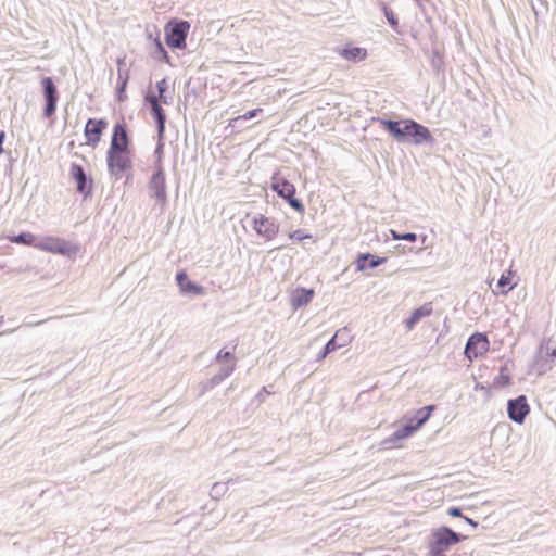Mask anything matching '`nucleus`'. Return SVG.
I'll list each match as a JSON object with an SVG mask.
<instances>
[{"mask_svg":"<svg viewBox=\"0 0 556 556\" xmlns=\"http://www.w3.org/2000/svg\"><path fill=\"white\" fill-rule=\"evenodd\" d=\"M382 125L399 140L410 137L415 144L432 140L429 129L412 119L403 122L382 121Z\"/></svg>","mask_w":556,"mask_h":556,"instance_id":"obj_1","label":"nucleus"},{"mask_svg":"<svg viewBox=\"0 0 556 556\" xmlns=\"http://www.w3.org/2000/svg\"><path fill=\"white\" fill-rule=\"evenodd\" d=\"M157 94L148 93L146 96V101L150 104L151 112L156 119L157 129L160 137L163 136L165 130V121L166 114L162 108L163 104H168V100L165 96L166 90L168 89V84L166 78L156 83Z\"/></svg>","mask_w":556,"mask_h":556,"instance_id":"obj_2","label":"nucleus"},{"mask_svg":"<svg viewBox=\"0 0 556 556\" xmlns=\"http://www.w3.org/2000/svg\"><path fill=\"white\" fill-rule=\"evenodd\" d=\"M460 541L459 535L450 528L442 527L435 530L429 542L430 556H445V552Z\"/></svg>","mask_w":556,"mask_h":556,"instance_id":"obj_3","label":"nucleus"},{"mask_svg":"<svg viewBox=\"0 0 556 556\" xmlns=\"http://www.w3.org/2000/svg\"><path fill=\"white\" fill-rule=\"evenodd\" d=\"M35 248L40 251L49 252L52 254H60L67 257L75 255L79 251L78 245L63 238L54 236L45 237L42 240L38 241L37 244H35Z\"/></svg>","mask_w":556,"mask_h":556,"instance_id":"obj_4","label":"nucleus"},{"mask_svg":"<svg viewBox=\"0 0 556 556\" xmlns=\"http://www.w3.org/2000/svg\"><path fill=\"white\" fill-rule=\"evenodd\" d=\"M106 165L112 176L122 178L132 167L131 151H108Z\"/></svg>","mask_w":556,"mask_h":556,"instance_id":"obj_5","label":"nucleus"},{"mask_svg":"<svg viewBox=\"0 0 556 556\" xmlns=\"http://www.w3.org/2000/svg\"><path fill=\"white\" fill-rule=\"evenodd\" d=\"M271 180V189L276 191L279 197L287 200L295 211L302 213L304 211V205L294 197L296 191L295 186L285 178L277 176H274Z\"/></svg>","mask_w":556,"mask_h":556,"instance_id":"obj_6","label":"nucleus"},{"mask_svg":"<svg viewBox=\"0 0 556 556\" xmlns=\"http://www.w3.org/2000/svg\"><path fill=\"white\" fill-rule=\"evenodd\" d=\"M190 28V24L187 21H180L178 23H169L166 26V43L170 48H185L186 38Z\"/></svg>","mask_w":556,"mask_h":556,"instance_id":"obj_7","label":"nucleus"},{"mask_svg":"<svg viewBox=\"0 0 556 556\" xmlns=\"http://www.w3.org/2000/svg\"><path fill=\"white\" fill-rule=\"evenodd\" d=\"M252 228L266 241L274 240L279 232V224L263 214L253 217Z\"/></svg>","mask_w":556,"mask_h":556,"instance_id":"obj_8","label":"nucleus"},{"mask_svg":"<svg viewBox=\"0 0 556 556\" xmlns=\"http://www.w3.org/2000/svg\"><path fill=\"white\" fill-rule=\"evenodd\" d=\"M490 349V341L483 333L476 332L469 339L465 348V356L471 363L475 358L483 356Z\"/></svg>","mask_w":556,"mask_h":556,"instance_id":"obj_9","label":"nucleus"},{"mask_svg":"<svg viewBox=\"0 0 556 556\" xmlns=\"http://www.w3.org/2000/svg\"><path fill=\"white\" fill-rule=\"evenodd\" d=\"M108 123L104 119L89 118L85 125L84 135L86 144L96 148L101 141L103 131Z\"/></svg>","mask_w":556,"mask_h":556,"instance_id":"obj_10","label":"nucleus"},{"mask_svg":"<svg viewBox=\"0 0 556 556\" xmlns=\"http://www.w3.org/2000/svg\"><path fill=\"white\" fill-rule=\"evenodd\" d=\"M41 86L43 89V97L46 100L43 114L46 117H51L56 110V102L59 99L58 89L51 77H43L41 79Z\"/></svg>","mask_w":556,"mask_h":556,"instance_id":"obj_11","label":"nucleus"},{"mask_svg":"<svg viewBox=\"0 0 556 556\" xmlns=\"http://www.w3.org/2000/svg\"><path fill=\"white\" fill-rule=\"evenodd\" d=\"M131 151L130 141L124 123L116 124L113 128L110 148L108 151Z\"/></svg>","mask_w":556,"mask_h":556,"instance_id":"obj_12","label":"nucleus"},{"mask_svg":"<svg viewBox=\"0 0 556 556\" xmlns=\"http://www.w3.org/2000/svg\"><path fill=\"white\" fill-rule=\"evenodd\" d=\"M529 405L523 395L508 402V415L509 418L516 422L521 424L526 416L529 414Z\"/></svg>","mask_w":556,"mask_h":556,"instance_id":"obj_13","label":"nucleus"},{"mask_svg":"<svg viewBox=\"0 0 556 556\" xmlns=\"http://www.w3.org/2000/svg\"><path fill=\"white\" fill-rule=\"evenodd\" d=\"M72 179L76 182L77 191L81 194H89L91 192V180L87 181L84 168L78 164H72L70 169Z\"/></svg>","mask_w":556,"mask_h":556,"instance_id":"obj_14","label":"nucleus"},{"mask_svg":"<svg viewBox=\"0 0 556 556\" xmlns=\"http://www.w3.org/2000/svg\"><path fill=\"white\" fill-rule=\"evenodd\" d=\"M417 427L414 424V420H410L407 425H405L403 428L396 430L392 437L386 439L383 441V444L388 445V447H394L395 443L404 440L406 438H409L417 431Z\"/></svg>","mask_w":556,"mask_h":556,"instance_id":"obj_15","label":"nucleus"},{"mask_svg":"<svg viewBox=\"0 0 556 556\" xmlns=\"http://www.w3.org/2000/svg\"><path fill=\"white\" fill-rule=\"evenodd\" d=\"M176 280L178 283V287L181 292L184 293H191V294H203L204 288L197 285L195 282L191 281L187 274L184 271H180L176 276Z\"/></svg>","mask_w":556,"mask_h":556,"instance_id":"obj_16","label":"nucleus"},{"mask_svg":"<svg viewBox=\"0 0 556 556\" xmlns=\"http://www.w3.org/2000/svg\"><path fill=\"white\" fill-rule=\"evenodd\" d=\"M150 188L156 198L163 199L165 197V174L161 166L153 174Z\"/></svg>","mask_w":556,"mask_h":556,"instance_id":"obj_17","label":"nucleus"},{"mask_svg":"<svg viewBox=\"0 0 556 556\" xmlns=\"http://www.w3.org/2000/svg\"><path fill=\"white\" fill-rule=\"evenodd\" d=\"M384 262V257H377L369 253H364L357 256L356 268L358 271H364L367 267L375 268Z\"/></svg>","mask_w":556,"mask_h":556,"instance_id":"obj_18","label":"nucleus"},{"mask_svg":"<svg viewBox=\"0 0 556 556\" xmlns=\"http://www.w3.org/2000/svg\"><path fill=\"white\" fill-rule=\"evenodd\" d=\"M432 304L426 303L419 308L415 309L409 318L405 320V326L407 330H412L414 326L424 317L430 316L432 314Z\"/></svg>","mask_w":556,"mask_h":556,"instance_id":"obj_19","label":"nucleus"},{"mask_svg":"<svg viewBox=\"0 0 556 556\" xmlns=\"http://www.w3.org/2000/svg\"><path fill=\"white\" fill-rule=\"evenodd\" d=\"M340 55L348 61H362L367 56V51L359 47H348L341 50Z\"/></svg>","mask_w":556,"mask_h":556,"instance_id":"obj_20","label":"nucleus"},{"mask_svg":"<svg viewBox=\"0 0 556 556\" xmlns=\"http://www.w3.org/2000/svg\"><path fill=\"white\" fill-rule=\"evenodd\" d=\"M435 409L434 405L425 406L416 412V418L413 419L417 429H420L421 426L430 418L432 412Z\"/></svg>","mask_w":556,"mask_h":556,"instance_id":"obj_21","label":"nucleus"},{"mask_svg":"<svg viewBox=\"0 0 556 556\" xmlns=\"http://www.w3.org/2000/svg\"><path fill=\"white\" fill-rule=\"evenodd\" d=\"M313 295V290L299 289L296 290L295 295L293 296V303L294 305L298 306L306 305L312 301Z\"/></svg>","mask_w":556,"mask_h":556,"instance_id":"obj_22","label":"nucleus"},{"mask_svg":"<svg viewBox=\"0 0 556 556\" xmlns=\"http://www.w3.org/2000/svg\"><path fill=\"white\" fill-rule=\"evenodd\" d=\"M344 334H346V329H342L336 332L333 338L326 344L323 357L345 344V342H338V340Z\"/></svg>","mask_w":556,"mask_h":556,"instance_id":"obj_23","label":"nucleus"},{"mask_svg":"<svg viewBox=\"0 0 556 556\" xmlns=\"http://www.w3.org/2000/svg\"><path fill=\"white\" fill-rule=\"evenodd\" d=\"M217 361L219 362H227V371L226 375H229L235 370L236 367V361L231 352L220 350L217 354Z\"/></svg>","mask_w":556,"mask_h":556,"instance_id":"obj_24","label":"nucleus"},{"mask_svg":"<svg viewBox=\"0 0 556 556\" xmlns=\"http://www.w3.org/2000/svg\"><path fill=\"white\" fill-rule=\"evenodd\" d=\"M513 271L508 270L498 279L497 286L502 289L503 293H507L515 287V283L513 282Z\"/></svg>","mask_w":556,"mask_h":556,"instance_id":"obj_25","label":"nucleus"},{"mask_svg":"<svg viewBox=\"0 0 556 556\" xmlns=\"http://www.w3.org/2000/svg\"><path fill=\"white\" fill-rule=\"evenodd\" d=\"M10 241L13 243H20L25 245H31L35 247L38 241H36V237L33 233L25 232L21 233L18 236H14L10 238Z\"/></svg>","mask_w":556,"mask_h":556,"instance_id":"obj_26","label":"nucleus"},{"mask_svg":"<svg viewBox=\"0 0 556 556\" xmlns=\"http://www.w3.org/2000/svg\"><path fill=\"white\" fill-rule=\"evenodd\" d=\"M382 10H383V13H384L389 24L392 26L393 29L396 30L397 25H399V20L396 17L395 13L393 12V10L386 4H383Z\"/></svg>","mask_w":556,"mask_h":556,"instance_id":"obj_27","label":"nucleus"},{"mask_svg":"<svg viewBox=\"0 0 556 556\" xmlns=\"http://www.w3.org/2000/svg\"><path fill=\"white\" fill-rule=\"evenodd\" d=\"M118 80H119V87H118V100L124 101L126 99L125 90L127 86V76H123L121 73H118Z\"/></svg>","mask_w":556,"mask_h":556,"instance_id":"obj_28","label":"nucleus"},{"mask_svg":"<svg viewBox=\"0 0 556 556\" xmlns=\"http://www.w3.org/2000/svg\"><path fill=\"white\" fill-rule=\"evenodd\" d=\"M391 235L394 240H405V241H409V242H415L417 239V236L413 232L400 235L396 231L391 230Z\"/></svg>","mask_w":556,"mask_h":556,"instance_id":"obj_29","label":"nucleus"},{"mask_svg":"<svg viewBox=\"0 0 556 556\" xmlns=\"http://www.w3.org/2000/svg\"><path fill=\"white\" fill-rule=\"evenodd\" d=\"M260 112H262V109H253L248 112H245L243 115L235 117L231 122H237L239 119H251L255 117Z\"/></svg>","mask_w":556,"mask_h":556,"instance_id":"obj_30","label":"nucleus"},{"mask_svg":"<svg viewBox=\"0 0 556 556\" xmlns=\"http://www.w3.org/2000/svg\"><path fill=\"white\" fill-rule=\"evenodd\" d=\"M289 237H290V239L296 240V241H301V240H303L305 238H309L308 235H301V232L299 230L290 233Z\"/></svg>","mask_w":556,"mask_h":556,"instance_id":"obj_31","label":"nucleus"},{"mask_svg":"<svg viewBox=\"0 0 556 556\" xmlns=\"http://www.w3.org/2000/svg\"><path fill=\"white\" fill-rule=\"evenodd\" d=\"M448 515L453 516V517H459V516H462V511L457 507H452L448 509Z\"/></svg>","mask_w":556,"mask_h":556,"instance_id":"obj_32","label":"nucleus"},{"mask_svg":"<svg viewBox=\"0 0 556 556\" xmlns=\"http://www.w3.org/2000/svg\"><path fill=\"white\" fill-rule=\"evenodd\" d=\"M4 137H5L4 131H0V153L3 152L2 143H3Z\"/></svg>","mask_w":556,"mask_h":556,"instance_id":"obj_33","label":"nucleus"},{"mask_svg":"<svg viewBox=\"0 0 556 556\" xmlns=\"http://www.w3.org/2000/svg\"><path fill=\"white\" fill-rule=\"evenodd\" d=\"M3 324H4V319H3V317H0V336H2V334H4V333H5V331H4V330H2Z\"/></svg>","mask_w":556,"mask_h":556,"instance_id":"obj_34","label":"nucleus"},{"mask_svg":"<svg viewBox=\"0 0 556 556\" xmlns=\"http://www.w3.org/2000/svg\"><path fill=\"white\" fill-rule=\"evenodd\" d=\"M505 384H508L509 383V377L508 376H502Z\"/></svg>","mask_w":556,"mask_h":556,"instance_id":"obj_35","label":"nucleus"},{"mask_svg":"<svg viewBox=\"0 0 556 556\" xmlns=\"http://www.w3.org/2000/svg\"><path fill=\"white\" fill-rule=\"evenodd\" d=\"M157 46L159 48L164 52V54L166 55V52L164 51L163 47H162V43L160 41H157Z\"/></svg>","mask_w":556,"mask_h":556,"instance_id":"obj_36","label":"nucleus"}]
</instances>
